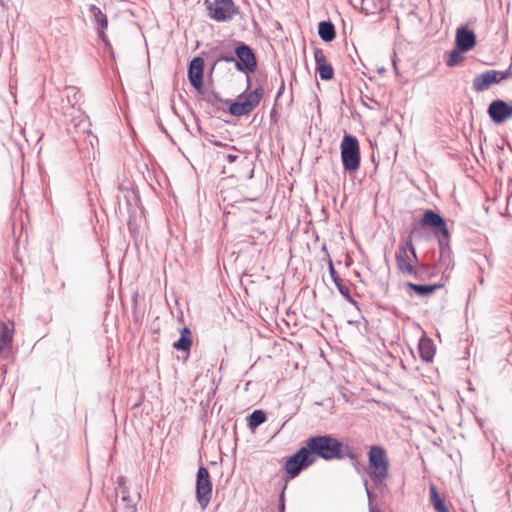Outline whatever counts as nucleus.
<instances>
[{
  "mask_svg": "<svg viewBox=\"0 0 512 512\" xmlns=\"http://www.w3.org/2000/svg\"><path fill=\"white\" fill-rule=\"evenodd\" d=\"M476 45V35L467 27L461 26L456 31V46L459 51L467 52Z\"/></svg>",
  "mask_w": 512,
  "mask_h": 512,
  "instance_id": "nucleus-14",
  "label": "nucleus"
},
{
  "mask_svg": "<svg viewBox=\"0 0 512 512\" xmlns=\"http://www.w3.org/2000/svg\"><path fill=\"white\" fill-rule=\"evenodd\" d=\"M251 111L252 110L250 109L249 105L246 101L241 99V96H239L238 100L229 106L230 114L237 117L248 115Z\"/></svg>",
  "mask_w": 512,
  "mask_h": 512,
  "instance_id": "nucleus-23",
  "label": "nucleus"
},
{
  "mask_svg": "<svg viewBox=\"0 0 512 512\" xmlns=\"http://www.w3.org/2000/svg\"><path fill=\"white\" fill-rule=\"evenodd\" d=\"M90 14L93 17L95 24L97 25L98 35L101 41L105 44H108L107 37L104 33V30L107 28L108 21L106 15L101 11V9L95 5H91L89 8Z\"/></svg>",
  "mask_w": 512,
  "mask_h": 512,
  "instance_id": "nucleus-17",
  "label": "nucleus"
},
{
  "mask_svg": "<svg viewBox=\"0 0 512 512\" xmlns=\"http://www.w3.org/2000/svg\"><path fill=\"white\" fill-rule=\"evenodd\" d=\"M212 497V482L206 467L200 466L196 475V499L201 509H206Z\"/></svg>",
  "mask_w": 512,
  "mask_h": 512,
  "instance_id": "nucleus-8",
  "label": "nucleus"
},
{
  "mask_svg": "<svg viewBox=\"0 0 512 512\" xmlns=\"http://www.w3.org/2000/svg\"><path fill=\"white\" fill-rule=\"evenodd\" d=\"M420 357L425 362H431L435 355V349L430 340L422 339L418 345Z\"/></svg>",
  "mask_w": 512,
  "mask_h": 512,
  "instance_id": "nucleus-21",
  "label": "nucleus"
},
{
  "mask_svg": "<svg viewBox=\"0 0 512 512\" xmlns=\"http://www.w3.org/2000/svg\"><path fill=\"white\" fill-rule=\"evenodd\" d=\"M392 62H393L394 69H395V71L397 72V67H396V61H395V59H393V60H392Z\"/></svg>",
  "mask_w": 512,
  "mask_h": 512,
  "instance_id": "nucleus-40",
  "label": "nucleus"
},
{
  "mask_svg": "<svg viewBox=\"0 0 512 512\" xmlns=\"http://www.w3.org/2000/svg\"><path fill=\"white\" fill-rule=\"evenodd\" d=\"M314 59H315L316 69L321 68L322 65L329 64L324 52L319 48L314 49Z\"/></svg>",
  "mask_w": 512,
  "mask_h": 512,
  "instance_id": "nucleus-27",
  "label": "nucleus"
},
{
  "mask_svg": "<svg viewBox=\"0 0 512 512\" xmlns=\"http://www.w3.org/2000/svg\"><path fill=\"white\" fill-rule=\"evenodd\" d=\"M352 5L366 15H375L389 7V0H353Z\"/></svg>",
  "mask_w": 512,
  "mask_h": 512,
  "instance_id": "nucleus-12",
  "label": "nucleus"
},
{
  "mask_svg": "<svg viewBox=\"0 0 512 512\" xmlns=\"http://www.w3.org/2000/svg\"><path fill=\"white\" fill-rule=\"evenodd\" d=\"M488 114L495 123H503L512 118V104L503 100H495L489 105Z\"/></svg>",
  "mask_w": 512,
  "mask_h": 512,
  "instance_id": "nucleus-10",
  "label": "nucleus"
},
{
  "mask_svg": "<svg viewBox=\"0 0 512 512\" xmlns=\"http://www.w3.org/2000/svg\"><path fill=\"white\" fill-rule=\"evenodd\" d=\"M329 275L335 285H338L339 283L342 282V280L340 279L338 273L336 272L331 260L329 261Z\"/></svg>",
  "mask_w": 512,
  "mask_h": 512,
  "instance_id": "nucleus-32",
  "label": "nucleus"
},
{
  "mask_svg": "<svg viewBox=\"0 0 512 512\" xmlns=\"http://www.w3.org/2000/svg\"><path fill=\"white\" fill-rule=\"evenodd\" d=\"M430 493H431V501L433 503L435 510L437 512H449L443 499L439 496V494L434 486L430 487Z\"/></svg>",
  "mask_w": 512,
  "mask_h": 512,
  "instance_id": "nucleus-25",
  "label": "nucleus"
},
{
  "mask_svg": "<svg viewBox=\"0 0 512 512\" xmlns=\"http://www.w3.org/2000/svg\"><path fill=\"white\" fill-rule=\"evenodd\" d=\"M248 88L250 87V76L247 75Z\"/></svg>",
  "mask_w": 512,
  "mask_h": 512,
  "instance_id": "nucleus-41",
  "label": "nucleus"
},
{
  "mask_svg": "<svg viewBox=\"0 0 512 512\" xmlns=\"http://www.w3.org/2000/svg\"><path fill=\"white\" fill-rule=\"evenodd\" d=\"M203 71H204V60L201 57H195L189 65L188 69V78L191 85L197 89L201 90L203 87Z\"/></svg>",
  "mask_w": 512,
  "mask_h": 512,
  "instance_id": "nucleus-13",
  "label": "nucleus"
},
{
  "mask_svg": "<svg viewBox=\"0 0 512 512\" xmlns=\"http://www.w3.org/2000/svg\"><path fill=\"white\" fill-rule=\"evenodd\" d=\"M266 421V414L262 410L253 411L248 417V426L255 429Z\"/></svg>",
  "mask_w": 512,
  "mask_h": 512,
  "instance_id": "nucleus-24",
  "label": "nucleus"
},
{
  "mask_svg": "<svg viewBox=\"0 0 512 512\" xmlns=\"http://www.w3.org/2000/svg\"><path fill=\"white\" fill-rule=\"evenodd\" d=\"M422 224L438 230L443 236H448V229L444 219L432 210H427L422 217Z\"/></svg>",
  "mask_w": 512,
  "mask_h": 512,
  "instance_id": "nucleus-16",
  "label": "nucleus"
},
{
  "mask_svg": "<svg viewBox=\"0 0 512 512\" xmlns=\"http://www.w3.org/2000/svg\"><path fill=\"white\" fill-rule=\"evenodd\" d=\"M343 457H348L351 460H357L358 455L351 446H343L342 448Z\"/></svg>",
  "mask_w": 512,
  "mask_h": 512,
  "instance_id": "nucleus-31",
  "label": "nucleus"
},
{
  "mask_svg": "<svg viewBox=\"0 0 512 512\" xmlns=\"http://www.w3.org/2000/svg\"><path fill=\"white\" fill-rule=\"evenodd\" d=\"M318 34L325 42H330L335 38V28L330 21H321L318 26Z\"/></svg>",
  "mask_w": 512,
  "mask_h": 512,
  "instance_id": "nucleus-22",
  "label": "nucleus"
},
{
  "mask_svg": "<svg viewBox=\"0 0 512 512\" xmlns=\"http://www.w3.org/2000/svg\"><path fill=\"white\" fill-rule=\"evenodd\" d=\"M369 512H381V510L375 506H370Z\"/></svg>",
  "mask_w": 512,
  "mask_h": 512,
  "instance_id": "nucleus-39",
  "label": "nucleus"
},
{
  "mask_svg": "<svg viewBox=\"0 0 512 512\" xmlns=\"http://www.w3.org/2000/svg\"><path fill=\"white\" fill-rule=\"evenodd\" d=\"M340 294L345 297L350 303L353 305H357V302L353 299L350 293V288L347 285H344L342 282L336 285Z\"/></svg>",
  "mask_w": 512,
  "mask_h": 512,
  "instance_id": "nucleus-30",
  "label": "nucleus"
},
{
  "mask_svg": "<svg viewBox=\"0 0 512 512\" xmlns=\"http://www.w3.org/2000/svg\"><path fill=\"white\" fill-rule=\"evenodd\" d=\"M461 52L462 51H459L458 48H457V50H452L449 53L448 59L446 61L447 66H449V67L456 66L459 63V61L462 60Z\"/></svg>",
  "mask_w": 512,
  "mask_h": 512,
  "instance_id": "nucleus-29",
  "label": "nucleus"
},
{
  "mask_svg": "<svg viewBox=\"0 0 512 512\" xmlns=\"http://www.w3.org/2000/svg\"><path fill=\"white\" fill-rule=\"evenodd\" d=\"M305 447L310 455H316L326 461L343 458L342 442L329 434L309 437Z\"/></svg>",
  "mask_w": 512,
  "mask_h": 512,
  "instance_id": "nucleus-1",
  "label": "nucleus"
},
{
  "mask_svg": "<svg viewBox=\"0 0 512 512\" xmlns=\"http://www.w3.org/2000/svg\"><path fill=\"white\" fill-rule=\"evenodd\" d=\"M284 491H285V487L283 488V491L281 492V494L279 496V505H278L279 512H285V494H284Z\"/></svg>",
  "mask_w": 512,
  "mask_h": 512,
  "instance_id": "nucleus-34",
  "label": "nucleus"
},
{
  "mask_svg": "<svg viewBox=\"0 0 512 512\" xmlns=\"http://www.w3.org/2000/svg\"><path fill=\"white\" fill-rule=\"evenodd\" d=\"M13 324L0 321V356L8 357L13 342Z\"/></svg>",
  "mask_w": 512,
  "mask_h": 512,
  "instance_id": "nucleus-15",
  "label": "nucleus"
},
{
  "mask_svg": "<svg viewBox=\"0 0 512 512\" xmlns=\"http://www.w3.org/2000/svg\"><path fill=\"white\" fill-rule=\"evenodd\" d=\"M364 486H365L366 494H367V496H368V500H369V507H370V506H373V505H372V500H373V498H374V495H373V493L370 491V489L368 488V484H367V482H366V481L364 482Z\"/></svg>",
  "mask_w": 512,
  "mask_h": 512,
  "instance_id": "nucleus-35",
  "label": "nucleus"
},
{
  "mask_svg": "<svg viewBox=\"0 0 512 512\" xmlns=\"http://www.w3.org/2000/svg\"><path fill=\"white\" fill-rule=\"evenodd\" d=\"M191 346V331L187 327H184L181 330L180 338L176 342H174L173 348H175L178 351H188L190 350Z\"/></svg>",
  "mask_w": 512,
  "mask_h": 512,
  "instance_id": "nucleus-20",
  "label": "nucleus"
},
{
  "mask_svg": "<svg viewBox=\"0 0 512 512\" xmlns=\"http://www.w3.org/2000/svg\"><path fill=\"white\" fill-rule=\"evenodd\" d=\"M214 100H218V95L217 94H212V95H209L208 96V101L209 102H213Z\"/></svg>",
  "mask_w": 512,
  "mask_h": 512,
  "instance_id": "nucleus-38",
  "label": "nucleus"
},
{
  "mask_svg": "<svg viewBox=\"0 0 512 512\" xmlns=\"http://www.w3.org/2000/svg\"><path fill=\"white\" fill-rule=\"evenodd\" d=\"M510 78H512L511 67L504 71L487 70L474 78L472 87L475 91L480 92L487 90L492 84H497Z\"/></svg>",
  "mask_w": 512,
  "mask_h": 512,
  "instance_id": "nucleus-9",
  "label": "nucleus"
},
{
  "mask_svg": "<svg viewBox=\"0 0 512 512\" xmlns=\"http://www.w3.org/2000/svg\"><path fill=\"white\" fill-rule=\"evenodd\" d=\"M235 53L237 60L233 56H223L220 58V60L225 62H234L236 68L246 74H249L255 70L257 66L256 58L252 49L248 45L241 44L237 46Z\"/></svg>",
  "mask_w": 512,
  "mask_h": 512,
  "instance_id": "nucleus-7",
  "label": "nucleus"
},
{
  "mask_svg": "<svg viewBox=\"0 0 512 512\" xmlns=\"http://www.w3.org/2000/svg\"><path fill=\"white\" fill-rule=\"evenodd\" d=\"M117 509L122 512H136L135 498H132L127 487L123 483V479L116 488Z\"/></svg>",
  "mask_w": 512,
  "mask_h": 512,
  "instance_id": "nucleus-11",
  "label": "nucleus"
},
{
  "mask_svg": "<svg viewBox=\"0 0 512 512\" xmlns=\"http://www.w3.org/2000/svg\"><path fill=\"white\" fill-rule=\"evenodd\" d=\"M317 71L319 72L322 80H331L333 78L334 71L331 64L322 65L321 68L317 69Z\"/></svg>",
  "mask_w": 512,
  "mask_h": 512,
  "instance_id": "nucleus-28",
  "label": "nucleus"
},
{
  "mask_svg": "<svg viewBox=\"0 0 512 512\" xmlns=\"http://www.w3.org/2000/svg\"><path fill=\"white\" fill-rule=\"evenodd\" d=\"M368 475L377 488L385 486L389 475V459L386 450L380 445H373L368 451Z\"/></svg>",
  "mask_w": 512,
  "mask_h": 512,
  "instance_id": "nucleus-2",
  "label": "nucleus"
},
{
  "mask_svg": "<svg viewBox=\"0 0 512 512\" xmlns=\"http://www.w3.org/2000/svg\"><path fill=\"white\" fill-rule=\"evenodd\" d=\"M316 460V456L310 455L308 449L303 446L286 460L284 468L289 477L293 479L298 476L302 470L313 465Z\"/></svg>",
  "mask_w": 512,
  "mask_h": 512,
  "instance_id": "nucleus-6",
  "label": "nucleus"
},
{
  "mask_svg": "<svg viewBox=\"0 0 512 512\" xmlns=\"http://www.w3.org/2000/svg\"><path fill=\"white\" fill-rule=\"evenodd\" d=\"M349 2L352 4V3H353V0H349Z\"/></svg>",
  "mask_w": 512,
  "mask_h": 512,
  "instance_id": "nucleus-42",
  "label": "nucleus"
},
{
  "mask_svg": "<svg viewBox=\"0 0 512 512\" xmlns=\"http://www.w3.org/2000/svg\"><path fill=\"white\" fill-rule=\"evenodd\" d=\"M66 91V97L68 99V102L74 106L78 103L79 99H78V94H79V90L77 87L75 86H68L66 87L65 89Z\"/></svg>",
  "mask_w": 512,
  "mask_h": 512,
  "instance_id": "nucleus-26",
  "label": "nucleus"
},
{
  "mask_svg": "<svg viewBox=\"0 0 512 512\" xmlns=\"http://www.w3.org/2000/svg\"><path fill=\"white\" fill-rule=\"evenodd\" d=\"M263 88L261 86H258L255 90L253 91H245L241 96V99H243L244 101L247 102V104L249 105L250 109L253 111L254 108H256L258 106V104L260 103L262 97H263Z\"/></svg>",
  "mask_w": 512,
  "mask_h": 512,
  "instance_id": "nucleus-18",
  "label": "nucleus"
},
{
  "mask_svg": "<svg viewBox=\"0 0 512 512\" xmlns=\"http://www.w3.org/2000/svg\"><path fill=\"white\" fill-rule=\"evenodd\" d=\"M284 89H285V83H284V80L281 79L280 87H279L278 92L276 94V100L283 94Z\"/></svg>",
  "mask_w": 512,
  "mask_h": 512,
  "instance_id": "nucleus-37",
  "label": "nucleus"
},
{
  "mask_svg": "<svg viewBox=\"0 0 512 512\" xmlns=\"http://www.w3.org/2000/svg\"><path fill=\"white\" fill-rule=\"evenodd\" d=\"M406 286L410 289H412L417 295L425 297L430 294H432L437 289L441 288L443 286L442 283L438 284H432V285H422V284H415L412 282H408Z\"/></svg>",
  "mask_w": 512,
  "mask_h": 512,
  "instance_id": "nucleus-19",
  "label": "nucleus"
},
{
  "mask_svg": "<svg viewBox=\"0 0 512 512\" xmlns=\"http://www.w3.org/2000/svg\"><path fill=\"white\" fill-rule=\"evenodd\" d=\"M446 260L450 261V250H449V248H444L441 246L440 247V260H439L438 265L442 266V263Z\"/></svg>",
  "mask_w": 512,
  "mask_h": 512,
  "instance_id": "nucleus-33",
  "label": "nucleus"
},
{
  "mask_svg": "<svg viewBox=\"0 0 512 512\" xmlns=\"http://www.w3.org/2000/svg\"><path fill=\"white\" fill-rule=\"evenodd\" d=\"M205 6L208 16L217 22L230 21L239 13L233 0H206Z\"/></svg>",
  "mask_w": 512,
  "mask_h": 512,
  "instance_id": "nucleus-4",
  "label": "nucleus"
},
{
  "mask_svg": "<svg viewBox=\"0 0 512 512\" xmlns=\"http://www.w3.org/2000/svg\"><path fill=\"white\" fill-rule=\"evenodd\" d=\"M223 157L229 162L233 163L238 159V155L236 154H224Z\"/></svg>",
  "mask_w": 512,
  "mask_h": 512,
  "instance_id": "nucleus-36",
  "label": "nucleus"
},
{
  "mask_svg": "<svg viewBox=\"0 0 512 512\" xmlns=\"http://www.w3.org/2000/svg\"><path fill=\"white\" fill-rule=\"evenodd\" d=\"M341 160L344 170L353 173L360 167V147L358 139L355 136L345 134L341 145Z\"/></svg>",
  "mask_w": 512,
  "mask_h": 512,
  "instance_id": "nucleus-3",
  "label": "nucleus"
},
{
  "mask_svg": "<svg viewBox=\"0 0 512 512\" xmlns=\"http://www.w3.org/2000/svg\"><path fill=\"white\" fill-rule=\"evenodd\" d=\"M396 264L400 272L408 274L418 278V271L414 267L413 263L417 262V255L412 241L409 240L403 244L396 252Z\"/></svg>",
  "mask_w": 512,
  "mask_h": 512,
  "instance_id": "nucleus-5",
  "label": "nucleus"
}]
</instances>
